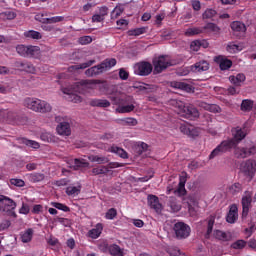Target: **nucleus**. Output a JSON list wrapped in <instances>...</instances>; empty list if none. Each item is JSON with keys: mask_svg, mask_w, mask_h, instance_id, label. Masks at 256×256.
<instances>
[{"mask_svg": "<svg viewBox=\"0 0 256 256\" xmlns=\"http://www.w3.org/2000/svg\"><path fill=\"white\" fill-rule=\"evenodd\" d=\"M108 151L110 153H115L116 155H118V157H121V159H129V154L127 153V151H125V149L119 147V146H115L112 145Z\"/></svg>", "mask_w": 256, "mask_h": 256, "instance_id": "obj_26", "label": "nucleus"}, {"mask_svg": "<svg viewBox=\"0 0 256 256\" xmlns=\"http://www.w3.org/2000/svg\"><path fill=\"white\" fill-rule=\"evenodd\" d=\"M26 177L30 183H41V181L45 180V174L40 172L29 173Z\"/></svg>", "mask_w": 256, "mask_h": 256, "instance_id": "obj_27", "label": "nucleus"}, {"mask_svg": "<svg viewBox=\"0 0 256 256\" xmlns=\"http://www.w3.org/2000/svg\"><path fill=\"white\" fill-rule=\"evenodd\" d=\"M246 246H247V241L237 240L231 244V249H245Z\"/></svg>", "mask_w": 256, "mask_h": 256, "instance_id": "obj_53", "label": "nucleus"}, {"mask_svg": "<svg viewBox=\"0 0 256 256\" xmlns=\"http://www.w3.org/2000/svg\"><path fill=\"white\" fill-rule=\"evenodd\" d=\"M88 159L91 163H98V165L109 163V158L107 156L90 155Z\"/></svg>", "mask_w": 256, "mask_h": 256, "instance_id": "obj_34", "label": "nucleus"}, {"mask_svg": "<svg viewBox=\"0 0 256 256\" xmlns=\"http://www.w3.org/2000/svg\"><path fill=\"white\" fill-rule=\"evenodd\" d=\"M95 63V60H89L88 62L78 64V65H72L68 67V71L72 73V71H79V69H87L88 67H91Z\"/></svg>", "mask_w": 256, "mask_h": 256, "instance_id": "obj_38", "label": "nucleus"}, {"mask_svg": "<svg viewBox=\"0 0 256 256\" xmlns=\"http://www.w3.org/2000/svg\"><path fill=\"white\" fill-rule=\"evenodd\" d=\"M51 205L55 209H59V211H63L64 213H69V211H71V208H69V206H67V205H65L63 203L52 202Z\"/></svg>", "mask_w": 256, "mask_h": 256, "instance_id": "obj_51", "label": "nucleus"}, {"mask_svg": "<svg viewBox=\"0 0 256 256\" xmlns=\"http://www.w3.org/2000/svg\"><path fill=\"white\" fill-rule=\"evenodd\" d=\"M239 219V208L236 206V204H232L230 206V210L226 216L227 223L233 224Z\"/></svg>", "mask_w": 256, "mask_h": 256, "instance_id": "obj_17", "label": "nucleus"}, {"mask_svg": "<svg viewBox=\"0 0 256 256\" xmlns=\"http://www.w3.org/2000/svg\"><path fill=\"white\" fill-rule=\"evenodd\" d=\"M168 207H170L171 211L173 213H178V211H181V203L177 201V198L170 197L168 200Z\"/></svg>", "mask_w": 256, "mask_h": 256, "instance_id": "obj_37", "label": "nucleus"}, {"mask_svg": "<svg viewBox=\"0 0 256 256\" xmlns=\"http://www.w3.org/2000/svg\"><path fill=\"white\" fill-rule=\"evenodd\" d=\"M137 89H139V91H144V93H151L153 88L149 84H142L139 85Z\"/></svg>", "mask_w": 256, "mask_h": 256, "instance_id": "obj_64", "label": "nucleus"}, {"mask_svg": "<svg viewBox=\"0 0 256 256\" xmlns=\"http://www.w3.org/2000/svg\"><path fill=\"white\" fill-rule=\"evenodd\" d=\"M217 15V11L213 9H207L203 14H202V19H213Z\"/></svg>", "mask_w": 256, "mask_h": 256, "instance_id": "obj_57", "label": "nucleus"}, {"mask_svg": "<svg viewBox=\"0 0 256 256\" xmlns=\"http://www.w3.org/2000/svg\"><path fill=\"white\" fill-rule=\"evenodd\" d=\"M234 155L236 159H246V157H249L248 148L236 146L234 148Z\"/></svg>", "mask_w": 256, "mask_h": 256, "instance_id": "obj_32", "label": "nucleus"}, {"mask_svg": "<svg viewBox=\"0 0 256 256\" xmlns=\"http://www.w3.org/2000/svg\"><path fill=\"white\" fill-rule=\"evenodd\" d=\"M171 87H173L174 89H181V91H189V89H191V85L179 81H172Z\"/></svg>", "mask_w": 256, "mask_h": 256, "instance_id": "obj_39", "label": "nucleus"}, {"mask_svg": "<svg viewBox=\"0 0 256 256\" xmlns=\"http://www.w3.org/2000/svg\"><path fill=\"white\" fill-rule=\"evenodd\" d=\"M123 11H124L123 7L116 6L111 12V19H117L118 17H121V14L123 13Z\"/></svg>", "mask_w": 256, "mask_h": 256, "instance_id": "obj_55", "label": "nucleus"}, {"mask_svg": "<svg viewBox=\"0 0 256 256\" xmlns=\"http://www.w3.org/2000/svg\"><path fill=\"white\" fill-rule=\"evenodd\" d=\"M237 147V142L232 139L222 141L209 155V159H215V157H219V155H223V153H227L232 149Z\"/></svg>", "mask_w": 256, "mask_h": 256, "instance_id": "obj_4", "label": "nucleus"}, {"mask_svg": "<svg viewBox=\"0 0 256 256\" xmlns=\"http://www.w3.org/2000/svg\"><path fill=\"white\" fill-rule=\"evenodd\" d=\"M62 92L64 95H69L70 101L73 103H81L83 101V98L81 96L74 94L72 90H69L68 88H62Z\"/></svg>", "mask_w": 256, "mask_h": 256, "instance_id": "obj_36", "label": "nucleus"}, {"mask_svg": "<svg viewBox=\"0 0 256 256\" xmlns=\"http://www.w3.org/2000/svg\"><path fill=\"white\" fill-rule=\"evenodd\" d=\"M18 145H25V147H30L31 149H39L41 145L35 140H30L25 137H20L16 139Z\"/></svg>", "mask_w": 256, "mask_h": 256, "instance_id": "obj_19", "label": "nucleus"}, {"mask_svg": "<svg viewBox=\"0 0 256 256\" xmlns=\"http://www.w3.org/2000/svg\"><path fill=\"white\" fill-rule=\"evenodd\" d=\"M214 237L219 241H231V236H229L226 232L221 230H215Z\"/></svg>", "mask_w": 256, "mask_h": 256, "instance_id": "obj_41", "label": "nucleus"}, {"mask_svg": "<svg viewBox=\"0 0 256 256\" xmlns=\"http://www.w3.org/2000/svg\"><path fill=\"white\" fill-rule=\"evenodd\" d=\"M117 65V60L115 58H107L105 59L101 64L100 67L102 68V71H109V69H112V67H115Z\"/></svg>", "mask_w": 256, "mask_h": 256, "instance_id": "obj_30", "label": "nucleus"}, {"mask_svg": "<svg viewBox=\"0 0 256 256\" xmlns=\"http://www.w3.org/2000/svg\"><path fill=\"white\" fill-rule=\"evenodd\" d=\"M144 33H147L146 27L135 28L128 31L129 37H139V35H144Z\"/></svg>", "mask_w": 256, "mask_h": 256, "instance_id": "obj_42", "label": "nucleus"}, {"mask_svg": "<svg viewBox=\"0 0 256 256\" xmlns=\"http://www.w3.org/2000/svg\"><path fill=\"white\" fill-rule=\"evenodd\" d=\"M78 41L80 45H89V43L93 42V38H91V36H82Z\"/></svg>", "mask_w": 256, "mask_h": 256, "instance_id": "obj_62", "label": "nucleus"}, {"mask_svg": "<svg viewBox=\"0 0 256 256\" xmlns=\"http://www.w3.org/2000/svg\"><path fill=\"white\" fill-rule=\"evenodd\" d=\"M11 227V220L4 219L0 221V231H6V229Z\"/></svg>", "mask_w": 256, "mask_h": 256, "instance_id": "obj_61", "label": "nucleus"}, {"mask_svg": "<svg viewBox=\"0 0 256 256\" xmlns=\"http://www.w3.org/2000/svg\"><path fill=\"white\" fill-rule=\"evenodd\" d=\"M91 107H101L103 109H106L107 107H111V102L106 99H92L90 100Z\"/></svg>", "mask_w": 256, "mask_h": 256, "instance_id": "obj_28", "label": "nucleus"}, {"mask_svg": "<svg viewBox=\"0 0 256 256\" xmlns=\"http://www.w3.org/2000/svg\"><path fill=\"white\" fill-rule=\"evenodd\" d=\"M45 21H46V23H61V22L65 21V17L64 16H54L51 18H46Z\"/></svg>", "mask_w": 256, "mask_h": 256, "instance_id": "obj_58", "label": "nucleus"}, {"mask_svg": "<svg viewBox=\"0 0 256 256\" xmlns=\"http://www.w3.org/2000/svg\"><path fill=\"white\" fill-rule=\"evenodd\" d=\"M134 73L140 77H147V75H151V73H153V65L149 62H139L135 66Z\"/></svg>", "mask_w": 256, "mask_h": 256, "instance_id": "obj_9", "label": "nucleus"}, {"mask_svg": "<svg viewBox=\"0 0 256 256\" xmlns=\"http://www.w3.org/2000/svg\"><path fill=\"white\" fill-rule=\"evenodd\" d=\"M147 199L148 205L151 207V209H154L156 213H161V211H163V205L159 203V197L153 194H149Z\"/></svg>", "mask_w": 256, "mask_h": 256, "instance_id": "obj_16", "label": "nucleus"}, {"mask_svg": "<svg viewBox=\"0 0 256 256\" xmlns=\"http://www.w3.org/2000/svg\"><path fill=\"white\" fill-rule=\"evenodd\" d=\"M15 209H17V203L13 199L0 195V211L2 213H7L10 217H17Z\"/></svg>", "mask_w": 256, "mask_h": 256, "instance_id": "obj_5", "label": "nucleus"}, {"mask_svg": "<svg viewBox=\"0 0 256 256\" xmlns=\"http://www.w3.org/2000/svg\"><path fill=\"white\" fill-rule=\"evenodd\" d=\"M203 33H213V35H219L221 33V28L217 26V24L213 22L207 23L205 26L202 27Z\"/></svg>", "mask_w": 256, "mask_h": 256, "instance_id": "obj_25", "label": "nucleus"}, {"mask_svg": "<svg viewBox=\"0 0 256 256\" xmlns=\"http://www.w3.org/2000/svg\"><path fill=\"white\" fill-rule=\"evenodd\" d=\"M240 171L245 177H248L249 181L255 177L256 173V161L254 159H248L241 162Z\"/></svg>", "mask_w": 256, "mask_h": 256, "instance_id": "obj_6", "label": "nucleus"}, {"mask_svg": "<svg viewBox=\"0 0 256 256\" xmlns=\"http://www.w3.org/2000/svg\"><path fill=\"white\" fill-rule=\"evenodd\" d=\"M13 67L17 71H25V73H35V66L27 61H16L14 62Z\"/></svg>", "mask_w": 256, "mask_h": 256, "instance_id": "obj_11", "label": "nucleus"}, {"mask_svg": "<svg viewBox=\"0 0 256 256\" xmlns=\"http://www.w3.org/2000/svg\"><path fill=\"white\" fill-rule=\"evenodd\" d=\"M33 239V229L29 228L21 235L22 243H29Z\"/></svg>", "mask_w": 256, "mask_h": 256, "instance_id": "obj_49", "label": "nucleus"}, {"mask_svg": "<svg viewBox=\"0 0 256 256\" xmlns=\"http://www.w3.org/2000/svg\"><path fill=\"white\" fill-rule=\"evenodd\" d=\"M10 183L14 185V187H25V181L23 179L12 178L10 179Z\"/></svg>", "mask_w": 256, "mask_h": 256, "instance_id": "obj_60", "label": "nucleus"}, {"mask_svg": "<svg viewBox=\"0 0 256 256\" xmlns=\"http://www.w3.org/2000/svg\"><path fill=\"white\" fill-rule=\"evenodd\" d=\"M199 107L204 109V111H209L210 113H221V107L217 104H209L207 102H199Z\"/></svg>", "mask_w": 256, "mask_h": 256, "instance_id": "obj_22", "label": "nucleus"}, {"mask_svg": "<svg viewBox=\"0 0 256 256\" xmlns=\"http://www.w3.org/2000/svg\"><path fill=\"white\" fill-rule=\"evenodd\" d=\"M226 51H228V53H237V51H239V45L230 43L227 45Z\"/></svg>", "mask_w": 256, "mask_h": 256, "instance_id": "obj_63", "label": "nucleus"}, {"mask_svg": "<svg viewBox=\"0 0 256 256\" xmlns=\"http://www.w3.org/2000/svg\"><path fill=\"white\" fill-rule=\"evenodd\" d=\"M201 47H204V48L207 47V46H205V41L194 40L190 44V49L192 51H199V49H201Z\"/></svg>", "mask_w": 256, "mask_h": 256, "instance_id": "obj_50", "label": "nucleus"}, {"mask_svg": "<svg viewBox=\"0 0 256 256\" xmlns=\"http://www.w3.org/2000/svg\"><path fill=\"white\" fill-rule=\"evenodd\" d=\"M216 63H219V67L221 71H227V69H231L233 66V62L223 56H217L215 58Z\"/></svg>", "mask_w": 256, "mask_h": 256, "instance_id": "obj_21", "label": "nucleus"}, {"mask_svg": "<svg viewBox=\"0 0 256 256\" xmlns=\"http://www.w3.org/2000/svg\"><path fill=\"white\" fill-rule=\"evenodd\" d=\"M6 121L10 123V125H23V123L27 121V118L19 116L16 112H7Z\"/></svg>", "mask_w": 256, "mask_h": 256, "instance_id": "obj_10", "label": "nucleus"}, {"mask_svg": "<svg viewBox=\"0 0 256 256\" xmlns=\"http://www.w3.org/2000/svg\"><path fill=\"white\" fill-rule=\"evenodd\" d=\"M100 247L102 248V251H109L110 255L112 256H124L123 249L117 244H112L109 246V244H103Z\"/></svg>", "mask_w": 256, "mask_h": 256, "instance_id": "obj_13", "label": "nucleus"}, {"mask_svg": "<svg viewBox=\"0 0 256 256\" xmlns=\"http://www.w3.org/2000/svg\"><path fill=\"white\" fill-rule=\"evenodd\" d=\"M81 193V186H68L66 188V195L69 197H77Z\"/></svg>", "mask_w": 256, "mask_h": 256, "instance_id": "obj_40", "label": "nucleus"}, {"mask_svg": "<svg viewBox=\"0 0 256 256\" xmlns=\"http://www.w3.org/2000/svg\"><path fill=\"white\" fill-rule=\"evenodd\" d=\"M56 131L58 135H65L66 137H69V135H71V125L69 122H61L57 126Z\"/></svg>", "mask_w": 256, "mask_h": 256, "instance_id": "obj_23", "label": "nucleus"}, {"mask_svg": "<svg viewBox=\"0 0 256 256\" xmlns=\"http://www.w3.org/2000/svg\"><path fill=\"white\" fill-rule=\"evenodd\" d=\"M24 37H26V39H36V40L43 38L41 33L35 30H29L24 32Z\"/></svg>", "mask_w": 256, "mask_h": 256, "instance_id": "obj_44", "label": "nucleus"}, {"mask_svg": "<svg viewBox=\"0 0 256 256\" xmlns=\"http://www.w3.org/2000/svg\"><path fill=\"white\" fill-rule=\"evenodd\" d=\"M16 51L21 57H27V46L20 44L16 47Z\"/></svg>", "mask_w": 256, "mask_h": 256, "instance_id": "obj_59", "label": "nucleus"}, {"mask_svg": "<svg viewBox=\"0 0 256 256\" xmlns=\"http://www.w3.org/2000/svg\"><path fill=\"white\" fill-rule=\"evenodd\" d=\"M232 135L233 138H231V140L235 141L236 145H239V143H241V141H243V139L247 137V130L245 129V127H236L232 129Z\"/></svg>", "mask_w": 256, "mask_h": 256, "instance_id": "obj_12", "label": "nucleus"}, {"mask_svg": "<svg viewBox=\"0 0 256 256\" xmlns=\"http://www.w3.org/2000/svg\"><path fill=\"white\" fill-rule=\"evenodd\" d=\"M24 105L35 113H51L53 111V107L49 102L39 98L28 97L24 100Z\"/></svg>", "mask_w": 256, "mask_h": 256, "instance_id": "obj_3", "label": "nucleus"}, {"mask_svg": "<svg viewBox=\"0 0 256 256\" xmlns=\"http://www.w3.org/2000/svg\"><path fill=\"white\" fill-rule=\"evenodd\" d=\"M230 27L232 31H235L236 33H245V31H247V26H245L241 21L232 22Z\"/></svg>", "mask_w": 256, "mask_h": 256, "instance_id": "obj_35", "label": "nucleus"}, {"mask_svg": "<svg viewBox=\"0 0 256 256\" xmlns=\"http://www.w3.org/2000/svg\"><path fill=\"white\" fill-rule=\"evenodd\" d=\"M174 193L175 195H178V197H184V195H187L185 184H178V188L174 191Z\"/></svg>", "mask_w": 256, "mask_h": 256, "instance_id": "obj_56", "label": "nucleus"}, {"mask_svg": "<svg viewBox=\"0 0 256 256\" xmlns=\"http://www.w3.org/2000/svg\"><path fill=\"white\" fill-rule=\"evenodd\" d=\"M214 225H215V216H210L208 218V226L205 234L206 239H209V237H211V234L213 233Z\"/></svg>", "mask_w": 256, "mask_h": 256, "instance_id": "obj_45", "label": "nucleus"}, {"mask_svg": "<svg viewBox=\"0 0 256 256\" xmlns=\"http://www.w3.org/2000/svg\"><path fill=\"white\" fill-rule=\"evenodd\" d=\"M245 74L239 73L236 76H230L229 81L234 85L235 87H241L242 83H245Z\"/></svg>", "mask_w": 256, "mask_h": 256, "instance_id": "obj_29", "label": "nucleus"}, {"mask_svg": "<svg viewBox=\"0 0 256 256\" xmlns=\"http://www.w3.org/2000/svg\"><path fill=\"white\" fill-rule=\"evenodd\" d=\"M39 51H40L39 46H27L26 57H35L39 55Z\"/></svg>", "mask_w": 256, "mask_h": 256, "instance_id": "obj_48", "label": "nucleus"}, {"mask_svg": "<svg viewBox=\"0 0 256 256\" xmlns=\"http://www.w3.org/2000/svg\"><path fill=\"white\" fill-rule=\"evenodd\" d=\"M243 191V185L239 182H235L234 184H231L227 188L228 195H232L235 197V195H239Z\"/></svg>", "mask_w": 256, "mask_h": 256, "instance_id": "obj_24", "label": "nucleus"}, {"mask_svg": "<svg viewBox=\"0 0 256 256\" xmlns=\"http://www.w3.org/2000/svg\"><path fill=\"white\" fill-rule=\"evenodd\" d=\"M254 102L250 99L243 100L241 103V111H244L246 113H249V111H252Z\"/></svg>", "mask_w": 256, "mask_h": 256, "instance_id": "obj_46", "label": "nucleus"}, {"mask_svg": "<svg viewBox=\"0 0 256 256\" xmlns=\"http://www.w3.org/2000/svg\"><path fill=\"white\" fill-rule=\"evenodd\" d=\"M190 69L193 73H203V71H209V62L206 60H201L192 65Z\"/></svg>", "mask_w": 256, "mask_h": 256, "instance_id": "obj_18", "label": "nucleus"}, {"mask_svg": "<svg viewBox=\"0 0 256 256\" xmlns=\"http://www.w3.org/2000/svg\"><path fill=\"white\" fill-rule=\"evenodd\" d=\"M68 164L70 165L71 169H74V171H79V169H87V167H89V162L79 158L70 159Z\"/></svg>", "mask_w": 256, "mask_h": 256, "instance_id": "obj_15", "label": "nucleus"}, {"mask_svg": "<svg viewBox=\"0 0 256 256\" xmlns=\"http://www.w3.org/2000/svg\"><path fill=\"white\" fill-rule=\"evenodd\" d=\"M101 233H103V224L98 223L89 231V237H91V239H99V237H101Z\"/></svg>", "mask_w": 256, "mask_h": 256, "instance_id": "obj_31", "label": "nucleus"}, {"mask_svg": "<svg viewBox=\"0 0 256 256\" xmlns=\"http://www.w3.org/2000/svg\"><path fill=\"white\" fill-rule=\"evenodd\" d=\"M171 107L174 111L184 117V119H189V121H196L199 117V110L193 106V104H185V102L177 99L170 100Z\"/></svg>", "mask_w": 256, "mask_h": 256, "instance_id": "obj_1", "label": "nucleus"}, {"mask_svg": "<svg viewBox=\"0 0 256 256\" xmlns=\"http://www.w3.org/2000/svg\"><path fill=\"white\" fill-rule=\"evenodd\" d=\"M113 105H118L116 113H131L135 111V98L133 96H109Z\"/></svg>", "mask_w": 256, "mask_h": 256, "instance_id": "obj_2", "label": "nucleus"}, {"mask_svg": "<svg viewBox=\"0 0 256 256\" xmlns=\"http://www.w3.org/2000/svg\"><path fill=\"white\" fill-rule=\"evenodd\" d=\"M155 73H163L167 67L173 65L168 56H160L153 60Z\"/></svg>", "mask_w": 256, "mask_h": 256, "instance_id": "obj_8", "label": "nucleus"}, {"mask_svg": "<svg viewBox=\"0 0 256 256\" xmlns=\"http://www.w3.org/2000/svg\"><path fill=\"white\" fill-rule=\"evenodd\" d=\"M203 33V27L188 28L185 31L186 37H193V35H201Z\"/></svg>", "mask_w": 256, "mask_h": 256, "instance_id": "obj_47", "label": "nucleus"}, {"mask_svg": "<svg viewBox=\"0 0 256 256\" xmlns=\"http://www.w3.org/2000/svg\"><path fill=\"white\" fill-rule=\"evenodd\" d=\"M173 229L177 239H187L191 235V227L184 222L174 224Z\"/></svg>", "mask_w": 256, "mask_h": 256, "instance_id": "obj_7", "label": "nucleus"}, {"mask_svg": "<svg viewBox=\"0 0 256 256\" xmlns=\"http://www.w3.org/2000/svg\"><path fill=\"white\" fill-rule=\"evenodd\" d=\"M106 173H109L107 166H98L92 169V174L94 175H106Z\"/></svg>", "mask_w": 256, "mask_h": 256, "instance_id": "obj_52", "label": "nucleus"}, {"mask_svg": "<svg viewBox=\"0 0 256 256\" xmlns=\"http://www.w3.org/2000/svg\"><path fill=\"white\" fill-rule=\"evenodd\" d=\"M13 91V82H6L4 84H0V93L2 95H7V93H11Z\"/></svg>", "mask_w": 256, "mask_h": 256, "instance_id": "obj_43", "label": "nucleus"}, {"mask_svg": "<svg viewBox=\"0 0 256 256\" xmlns=\"http://www.w3.org/2000/svg\"><path fill=\"white\" fill-rule=\"evenodd\" d=\"M103 68H101V65L98 64L96 66H93L91 68H88L86 71H85V75L87 77H95L97 75H100V73H103Z\"/></svg>", "mask_w": 256, "mask_h": 256, "instance_id": "obj_33", "label": "nucleus"}, {"mask_svg": "<svg viewBox=\"0 0 256 256\" xmlns=\"http://www.w3.org/2000/svg\"><path fill=\"white\" fill-rule=\"evenodd\" d=\"M115 217H117V209L115 208L108 209L105 214V219H108L109 221H113Z\"/></svg>", "mask_w": 256, "mask_h": 256, "instance_id": "obj_54", "label": "nucleus"}, {"mask_svg": "<svg viewBox=\"0 0 256 256\" xmlns=\"http://www.w3.org/2000/svg\"><path fill=\"white\" fill-rule=\"evenodd\" d=\"M180 131L188 137H199V130L191 124H181Z\"/></svg>", "mask_w": 256, "mask_h": 256, "instance_id": "obj_14", "label": "nucleus"}, {"mask_svg": "<svg viewBox=\"0 0 256 256\" xmlns=\"http://www.w3.org/2000/svg\"><path fill=\"white\" fill-rule=\"evenodd\" d=\"M253 198L251 194H248L242 198V217H247L249 215V207H251V203Z\"/></svg>", "mask_w": 256, "mask_h": 256, "instance_id": "obj_20", "label": "nucleus"}]
</instances>
